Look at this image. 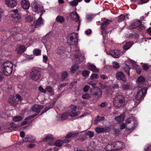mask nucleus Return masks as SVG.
<instances>
[{
    "label": "nucleus",
    "mask_w": 151,
    "mask_h": 151,
    "mask_svg": "<svg viewBox=\"0 0 151 151\" xmlns=\"http://www.w3.org/2000/svg\"><path fill=\"white\" fill-rule=\"evenodd\" d=\"M78 36L77 33H72L69 34L68 38V43L70 45H74V51L75 58L78 59L80 62L85 60L83 52L80 51L77 45L78 43Z\"/></svg>",
    "instance_id": "f257e3e1"
},
{
    "label": "nucleus",
    "mask_w": 151,
    "mask_h": 151,
    "mask_svg": "<svg viewBox=\"0 0 151 151\" xmlns=\"http://www.w3.org/2000/svg\"><path fill=\"white\" fill-rule=\"evenodd\" d=\"M113 103L115 107L120 108H123L125 104L124 96L122 94H117L114 98Z\"/></svg>",
    "instance_id": "f03ea898"
},
{
    "label": "nucleus",
    "mask_w": 151,
    "mask_h": 151,
    "mask_svg": "<svg viewBox=\"0 0 151 151\" xmlns=\"http://www.w3.org/2000/svg\"><path fill=\"white\" fill-rule=\"evenodd\" d=\"M111 22V21L108 19H104V20L102 23L100 27L102 29L101 31V34L103 37V42L106 43L108 41V37H106V35L109 33V31L106 29L107 26Z\"/></svg>",
    "instance_id": "7ed1b4c3"
},
{
    "label": "nucleus",
    "mask_w": 151,
    "mask_h": 151,
    "mask_svg": "<svg viewBox=\"0 0 151 151\" xmlns=\"http://www.w3.org/2000/svg\"><path fill=\"white\" fill-rule=\"evenodd\" d=\"M41 76L40 71L36 69H33L30 73V77L31 79L34 81H38Z\"/></svg>",
    "instance_id": "20e7f679"
},
{
    "label": "nucleus",
    "mask_w": 151,
    "mask_h": 151,
    "mask_svg": "<svg viewBox=\"0 0 151 151\" xmlns=\"http://www.w3.org/2000/svg\"><path fill=\"white\" fill-rule=\"evenodd\" d=\"M146 91V89L143 88L138 92L136 96V99L138 101L137 102H135V105L137 106L139 103L140 102L139 101L144 98Z\"/></svg>",
    "instance_id": "39448f33"
},
{
    "label": "nucleus",
    "mask_w": 151,
    "mask_h": 151,
    "mask_svg": "<svg viewBox=\"0 0 151 151\" xmlns=\"http://www.w3.org/2000/svg\"><path fill=\"white\" fill-rule=\"evenodd\" d=\"M69 17L71 19L75 22H78V26L80 24L81 20L80 19V17L76 11L71 12L69 15Z\"/></svg>",
    "instance_id": "423d86ee"
},
{
    "label": "nucleus",
    "mask_w": 151,
    "mask_h": 151,
    "mask_svg": "<svg viewBox=\"0 0 151 151\" xmlns=\"http://www.w3.org/2000/svg\"><path fill=\"white\" fill-rule=\"evenodd\" d=\"M32 9L33 11L37 12L38 13L40 12L41 13L42 12H43L44 13L45 12L43 7L40 6V5L37 3L34 2L32 3Z\"/></svg>",
    "instance_id": "0eeeda50"
},
{
    "label": "nucleus",
    "mask_w": 151,
    "mask_h": 151,
    "mask_svg": "<svg viewBox=\"0 0 151 151\" xmlns=\"http://www.w3.org/2000/svg\"><path fill=\"white\" fill-rule=\"evenodd\" d=\"M116 78L119 80H121L124 83L126 82V78L124 74L121 72H118L116 74Z\"/></svg>",
    "instance_id": "6e6552de"
},
{
    "label": "nucleus",
    "mask_w": 151,
    "mask_h": 151,
    "mask_svg": "<svg viewBox=\"0 0 151 151\" xmlns=\"http://www.w3.org/2000/svg\"><path fill=\"white\" fill-rule=\"evenodd\" d=\"M114 145V150H117L122 149L124 147V144L122 142L118 141L113 143Z\"/></svg>",
    "instance_id": "1a4fd4ad"
},
{
    "label": "nucleus",
    "mask_w": 151,
    "mask_h": 151,
    "mask_svg": "<svg viewBox=\"0 0 151 151\" xmlns=\"http://www.w3.org/2000/svg\"><path fill=\"white\" fill-rule=\"evenodd\" d=\"M102 91L99 88L96 87L94 89L93 92V95L96 96L97 98H100L101 97Z\"/></svg>",
    "instance_id": "9d476101"
},
{
    "label": "nucleus",
    "mask_w": 151,
    "mask_h": 151,
    "mask_svg": "<svg viewBox=\"0 0 151 151\" xmlns=\"http://www.w3.org/2000/svg\"><path fill=\"white\" fill-rule=\"evenodd\" d=\"M44 107L43 105H39L35 104L32 107V110L33 111L36 112L38 114L40 112Z\"/></svg>",
    "instance_id": "9b49d317"
},
{
    "label": "nucleus",
    "mask_w": 151,
    "mask_h": 151,
    "mask_svg": "<svg viewBox=\"0 0 151 151\" xmlns=\"http://www.w3.org/2000/svg\"><path fill=\"white\" fill-rule=\"evenodd\" d=\"M43 12H42L41 13L40 17L37 20L36 22H34L33 24V25L35 26V27H37L38 26H40L41 25L43 24V21L42 17Z\"/></svg>",
    "instance_id": "f8f14e48"
},
{
    "label": "nucleus",
    "mask_w": 151,
    "mask_h": 151,
    "mask_svg": "<svg viewBox=\"0 0 151 151\" xmlns=\"http://www.w3.org/2000/svg\"><path fill=\"white\" fill-rule=\"evenodd\" d=\"M5 3L8 6L11 8H14L17 5L16 0H5Z\"/></svg>",
    "instance_id": "ddd939ff"
},
{
    "label": "nucleus",
    "mask_w": 151,
    "mask_h": 151,
    "mask_svg": "<svg viewBox=\"0 0 151 151\" xmlns=\"http://www.w3.org/2000/svg\"><path fill=\"white\" fill-rule=\"evenodd\" d=\"M13 66L1 69L3 73L6 76L10 75L12 72Z\"/></svg>",
    "instance_id": "4468645a"
},
{
    "label": "nucleus",
    "mask_w": 151,
    "mask_h": 151,
    "mask_svg": "<svg viewBox=\"0 0 151 151\" xmlns=\"http://www.w3.org/2000/svg\"><path fill=\"white\" fill-rule=\"evenodd\" d=\"M26 50L25 47L23 45H17L15 50L16 52L18 54L22 53Z\"/></svg>",
    "instance_id": "2eb2a0df"
},
{
    "label": "nucleus",
    "mask_w": 151,
    "mask_h": 151,
    "mask_svg": "<svg viewBox=\"0 0 151 151\" xmlns=\"http://www.w3.org/2000/svg\"><path fill=\"white\" fill-rule=\"evenodd\" d=\"M21 5L24 9H27L30 6V3L29 0H22L21 2Z\"/></svg>",
    "instance_id": "dca6fc26"
},
{
    "label": "nucleus",
    "mask_w": 151,
    "mask_h": 151,
    "mask_svg": "<svg viewBox=\"0 0 151 151\" xmlns=\"http://www.w3.org/2000/svg\"><path fill=\"white\" fill-rule=\"evenodd\" d=\"M111 55L115 58H118L120 55V52L118 50H111L110 52Z\"/></svg>",
    "instance_id": "f3484780"
},
{
    "label": "nucleus",
    "mask_w": 151,
    "mask_h": 151,
    "mask_svg": "<svg viewBox=\"0 0 151 151\" xmlns=\"http://www.w3.org/2000/svg\"><path fill=\"white\" fill-rule=\"evenodd\" d=\"M13 66V64L10 61H7L4 62L1 65V69Z\"/></svg>",
    "instance_id": "a211bd4d"
},
{
    "label": "nucleus",
    "mask_w": 151,
    "mask_h": 151,
    "mask_svg": "<svg viewBox=\"0 0 151 151\" xmlns=\"http://www.w3.org/2000/svg\"><path fill=\"white\" fill-rule=\"evenodd\" d=\"M11 17L13 20L15 22H19L21 19V15L19 14H12Z\"/></svg>",
    "instance_id": "6ab92c4d"
},
{
    "label": "nucleus",
    "mask_w": 151,
    "mask_h": 151,
    "mask_svg": "<svg viewBox=\"0 0 151 151\" xmlns=\"http://www.w3.org/2000/svg\"><path fill=\"white\" fill-rule=\"evenodd\" d=\"M70 140L69 139H65L63 141L59 140L56 141L55 143V145L58 147H60L62 144L64 143H67L69 142Z\"/></svg>",
    "instance_id": "aec40b11"
},
{
    "label": "nucleus",
    "mask_w": 151,
    "mask_h": 151,
    "mask_svg": "<svg viewBox=\"0 0 151 151\" xmlns=\"http://www.w3.org/2000/svg\"><path fill=\"white\" fill-rule=\"evenodd\" d=\"M88 68L89 69L95 72H98L99 70L96 68L95 65L93 64H90L88 65Z\"/></svg>",
    "instance_id": "412c9836"
},
{
    "label": "nucleus",
    "mask_w": 151,
    "mask_h": 151,
    "mask_svg": "<svg viewBox=\"0 0 151 151\" xmlns=\"http://www.w3.org/2000/svg\"><path fill=\"white\" fill-rule=\"evenodd\" d=\"M123 69L127 73L129 76H130V68L129 66L127 64H125L122 67Z\"/></svg>",
    "instance_id": "4be33fe9"
},
{
    "label": "nucleus",
    "mask_w": 151,
    "mask_h": 151,
    "mask_svg": "<svg viewBox=\"0 0 151 151\" xmlns=\"http://www.w3.org/2000/svg\"><path fill=\"white\" fill-rule=\"evenodd\" d=\"M34 140L33 137L30 135L26 136V137L23 139V141L24 142H32Z\"/></svg>",
    "instance_id": "5701e85b"
},
{
    "label": "nucleus",
    "mask_w": 151,
    "mask_h": 151,
    "mask_svg": "<svg viewBox=\"0 0 151 151\" xmlns=\"http://www.w3.org/2000/svg\"><path fill=\"white\" fill-rule=\"evenodd\" d=\"M114 145L113 143L111 144H108L104 148L106 151H111L114 150Z\"/></svg>",
    "instance_id": "b1692460"
},
{
    "label": "nucleus",
    "mask_w": 151,
    "mask_h": 151,
    "mask_svg": "<svg viewBox=\"0 0 151 151\" xmlns=\"http://www.w3.org/2000/svg\"><path fill=\"white\" fill-rule=\"evenodd\" d=\"M132 42L130 41L127 42L123 46V48L125 50H127L129 49L133 44Z\"/></svg>",
    "instance_id": "393cba45"
},
{
    "label": "nucleus",
    "mask_w": 151,
    "mask_h": 151,
    "mask_svg": "<svg viewBox=\"0 0 151 151\" xmlns=\"http://www.w3.org/2000/svg\"><path fill=\"white\" fill-rule=\"evenodd\" d=\"M132 122H133L134 124H137L135 122V118L133 117H130L125 120L126 124H129Z\"/></svg>",
    "instance_id": "a878e982"
},
{
    "label": "nucleus",
    "mask_w": 151,
    "mask_h": 151,
    "mask_svg": "<svg viewBox=\"0 0 151 151\" xmlns=\"http://www.w3.org/2000/svg\"><path fill=\"white\" fill-rule=\"evenodd\" d=\"M68 112H67L61 115H60L59 120L60 121L64 120L68 118Z\"/></svg>",
    "instance_id": "bb28decb"
},
{
    "label": "nucleus",
    "mask_w": 151,
    "mask_h": 151,
    "mask_svg": "<svg viewBox=\"0 0 151 151\" xmlns=\"http://www.w3.org/2000/svg\"><path fill=\"white\" fill-rule=\"evenodd\" d=\"M65 48L63 47H59L57 50V54L58 55H61L65 52Z\"/></svg>",
    "instance_id": "cd10ccee"
},
{
    "label": "nucleus",
    "mask_w": 151,
    "mask_h": 151,
    "mask_svg": "<svg viewBox=\"0 0 151 151\" xmlns=\"http://www.w3.org/2000/svg\"><path fill=\"white\" fill-rule=\"evenodd\" d=\"M84 131H83L81 132H80L78 133H74L73 132H70L68 134L66 137L65 138L66 139H68L70 138L71 137H75V136H76L77 135V134L80 133H81L82 132H83Z\"/></svg>",
    "instance_id": "c85d7f7f"
},
{
    "label": "nucleus",
    "mask_w": 151,
    "mask_h": 151,
    "mask_svg": "<svg viewBox=\"0 0 151 151\" xmlns=\"http://www.w3.org/2000/svg\"><path fill=\"white\" fill-rule=\"evenodd\" d=\"M106 128L97 127L95 128V130L96 132L98 133L106 132Z\"/></svg>",
    "instance_id": "c756f323"
},
{
    "label": "nucleus",
    "mask_w": 151,
    "mask_h": 151,
    "mask_svg": "<svg viewBox=\"0 0 151 151\" xmlns=\"http://www.w3.org/2000/svg\"><path fill=\"white\" fill-rule=\"evenodd\" d=\"M141 23L140 21L138 20H136L134 22L133 25L131 26L130 28L131 29L135 28L141 25Z\"/></svg>",
    "instance_id": "7c9ffc66"
},
{
    "label": "nucleus",
    "mask_w": 151,
    "mask_h": 151,
    "mask_svg": "<svg viewBox=\"0 0 151 151\" xmlns=\"http://www.w3.org/2000/svg\"><path fill=\"white\" fill-rule=\"evenodd\" d=\"M115 119L119 123L122 122L124 120V117L123 115H120L118 116H116L115 117Z\"/></svg>",
    "instance_id": "2f4dec72"
},
{
    "label": "nucleus",
    "mask_w": 151,
    "mask_h": 151,
    "mask_svg": "<svg viewBox=\"0 0 151 151\" xmlns=\"http://www.w3.org/2000/svg\"><path fill=\"white\" fill-rule=\"evenodd\" d=\"M9 32H10V34L11 36L14 35L15 34L18 32L17 31V29L16 27H14L9 30Z\"/></svg>",
    "instance_id": "473e14b6"
},
{
    "label": "nucleus",
    "mask_w": 151,
    "mask_h": 151,
    "mask_svg": "<svg viewBox=\"0 0 151 151\" xmlns=\"http://www.w3.org/2000/svg\"><path fill=\"white\" fill-rule=\"evenodd\" d=\"M78 68H79L77 65L74 64L71 67L70 69V72L72 73H74L75 71L78 69Z\"/></svg>",
    "instance_id": "72a5a7b5"
},
{
    "label": "nucleus",
    "mask_w": 151,
    "mask_h": 151,
    "mask_svg": "<svg viewBox=\"0 0 151 151\" xmlns=\"http://www.w3.org/2000/svg\"><path fill=\"white\" fill-rule=\"evenodd\" d=\"M73 111H72L70 112H67L68 116L70 117H74L80 114L79 112H74Z\"/></svg>",
    "instance_id": "f704fd0d"
},
{
    "label": "nucleus",
    "mask_w": 151,
    "mask_h": 151,
    "mask_svg": "<svg viewBox=\"0 0 151 151\" xmlns=\"http://www.w3.org/2000/svg\"><path fill=\"white\" fill-rule=\"evenodd\" d=\"M9 103L12 106H15L17 104L16 100L14 98L9 99Z\"/></svg>",
    "instance_id": "c9c22d12"
},
{
    "label": "nucleus",
    "mask_w": 151,
    "mask_h": 151,
    "mask_svg": "<svg viewBox=\"0 0 151 151\" xmlns=\"http://www.w3.org/2000/svg\"><path fill=\"white\" fill-rule=\"evenodd\" d=\"M56 21L60 23H62L64 21V18L63 16H58L56 19Z\"/></svg>",
    "instance_id": "e433bc0d"
},
{
    "label": "nucleus",
    "mask_w": 151,
    "mask_h": 151,
    "mask_svg": "<svg viewBox=\"0 0 151 151\" xmlns=\"http://www.w3.org/2000/svg\"><path fill=\"white\" fill-rule=\"evenodd\" d=\"M126 19V15L124 14H121L118 17V22H121Z\"/></svg>",
    "instance_id": "4c0bfd02"
},
{
    "label": "nucleus",
    "mask_w": 151,
    "mask_h": 151,
    "mask_svg": "<svg viewBox=\"0 0 151 151\" xmlns=\"http://www.w3.org/2000/svg\"><path fill=\"white\" fill-rule=\"evenodd\" d=\"M70 5L72 6H76L78 4V1L77 0H74L69 2Z\"/></svg>",
    "instance_id": "58836bf2"
},
{
    "label": "nucleus",
    "mask_w": 151,
    "mask_h": 151,
    "mask_svg": "<svg viewBox=\"0 0 151 151\" xmlns=\"http://www.w3.org/2000/svg\"><path fill=\"white\" fill-rule=\"evenodd\" d=\"M85 134L88 136L90 138H92L94 135L93 132L89 131L86 132L85 133Z\"/></svg>",
    "instance_id": "ea45409f"
},
{
    "label": "nucleus",
    "mask_w": 151,
    "mask_h": 151,
    "mask_svg": "<svg viewBox=\"0 0 151 151\" xmlns=\"http://www.w3.org/2000/svg\"><path fill=\"white\" fill-rule=\"evenodd\" d=\"M33 54L34 55L38 56L41 53V50L39 49H36L33 50Z\"/></svg>",
    "instance_id": "a19ab883"
},
{
    "label": "nucleus",
    "mask_w": 151,
    "mask_h": 151,
    "mask_svg": "<svg viewBox=\"0 0 151 151\" xmlns=\"http://www.w3.org/2000/svg\"><path fill=\"white\" fill-rule=\"evenodd\" d=\"M53 138V136L52 135H47L45 139H43V141L46 142L49 140H51Z\"/></svg>",
    "instance_id": "79ce46f5"
},
{
    "label": "nucleus",
    "mask_w": 151,
    "mask_h": 151,
    "mask_svg": "<svg viewBox=\"0 0 151 151\" xmlns=\"http://www.w3.org/2000/svg\"><path fill=\"white\" fill-rule=\"evenodd\" d=\"M68 74L67 72H63L62 74V78L61 80L62 81H63L67 77Z\"/></svg>",
    "instance_id": "37998d69"
},
{
    "label": "nucleus",
    "mask_w": 151,
    "mask_h": 151,
    "mask_svg": "<svg viewBox=\"0 0 151 151\" xmlns=\"http://www.w3.org/2000/svg\"><path fill=\"white\" fill-rule=\"evenodd\" d=\"M23 119V118L21 116H16L13 118V120L16 122H18L21 120Z\"/></svg>",
    "instance_id": "c03bdc74"
},
{
    "label": "nucleus",
    "mask_w": 151,
    "mask_h": 151,
    "mask_svg": "<svg viewBox=\"0 0 151 151\" xmlns=\"http://www.w3.org/2000/svg\"><path fill=\"white\" fill-rule=\"evenodd\" d=\"M96 145L94 142L91 143L90 146V147L91 148V150H95L96 148Z\"/></svg>",
    "instance_id": "a18cd8bd"
},
{
    "label": "nucleus",
    "mask_w": 151,
    "mask_h": 151,
    "mask_svg": "<svg viewBox=\"0 0 151 151\" xmlns=\"http://www.w3.org/2000/svg\"><path fill=\"white\" fill-rule=\"evenodd\" d=\"M55 104V103L53 104H50L49 106L48 107H47L45 109V111H44L42 112V114H41V115H42V114H43L45 112L49 110V109L52 108L53 107V105H54Z\"/></svg>",
    "instance_id": "49530a36"
},
{
    "label": "nucleus",
    "mask_w": 151,
    "mask_h": 151,
    "mask_svg": "<svg viewBox=\"0 0 151 151\" xmlns=\"http://www.w3.org/2000/svg\"><path fill=\"white\" fill-rule=\"evenodd\" d=\"M130 61L132 65L133 68H136L137 67V65L135 62L132 60H130Z\"/></svg>",
    "instance_id": "de8ad7c7"
},
{
    "label": "nucleus",
    "mask_w": 151,
    "mask_h": 151,
    "mask_svg": "<svg viewBox=\"0 0 151 151\" xmlns=\"http://www.w3.org/2000/svg\"><path fill=\"white\" fill-rule=\"evenodd\" d=\"M98 78V75L96 74H93L91 76V79L92 80H93L95 79H97Z\"/></svg>",
    "instance_id": "09e8293b"
},
{
    "label": "nucleus",
    "mask_w": 151,
    "mask_h": 151,
    "mask_svg": "<svg viewBox=\"0 0 151 151\" xmlns=\"http://www.w3.org/2000/svg\"><path fill=\"white\" fill-rule=\"evenodd\" d=\"M113 67L115 68H119V65L118 63L116 61L113 62Z\"/></svg>",
    "instance_id": "8fccbe9b"
},
{
    "label": "nucleus",
    "mask_w": 151,
    "mask_h": 151,
    "mask_svg": "<svg viewBox=\"0 0 151 151\" xmlns=\"http://www.w3.org/2000/svg\"><path fill=\"white\" fill-rule=\"evenodd\" d=\"M82 98L85 99H89L90 98V96L88 93H86L82 95Z\"/></svg>",
    "instance_id": "3c124183"
},
{
    "label": "nucleus",
    "mask_w": 151,
    "mask_h": 151,
    "mask_svg": "<svg viewBox=\"0 0 151 151\" xmlns=\"http://www.w3.org/2000/svg\"><path fill=\"white\" fill-rule=\"evenodd\" d=\"M145 80V78L142 76H140L138 78L137 81L139 83L144 82Z\"/></svg>",
    "instance_id": "603ef678"
},
{
    "label": "nucleus",
    "mask_w": 151,
    "mask_h": 151,
    "mask_svg": "<svg viewBox=\"0 0 151 151\" xmlns=\"http://www.w3.org/2000/svg\"><path fill=\"white\" fill-rule=\"evenodd\" d=\"M89 73V71H88L87 70H84L82 74L83 76H88Z\"/></svg>",
    "instance_id": "864d4df0"
},
{
    "label": "nucleus",
    "mask_w": 151,
    "mask_h": 151,
    "mask_svg": "<svg viewBox=\"0 0 151 151\" xmlns=\"http://www.w3.org/2000/svg\"><path fill=\"white\" fill-rule=\"evenodd\" d=\"M37 114H34L32 115H31L29 116L27 118H26L25 119V120H28L29 119H31L33 118L35 116L37 115Z\"/></svg>",
    "instance_id": "5fc2aeb1"
},
{
    "label": "nucleus",
    "mask_w": 151,
    "mask_h": 151,
    "mask_svg": "<svg viewBox=\"0 0 151 151\" xmlns=\"http://www.w3.org/2000/svg\"><path fill=\"white\" fill-rule=\"evenodd\" d=\"M149 0H141L138 2L139 4H142L148 1Z\"/></svg>",
    "instance_id": "6e6d98bb"
},
{
    "label": "nucleus",
    "mask_w": 151,
    "mask_h": 151,
    "mask_svg": "<svg viewBox=\"0 0 151 151\" xmlns=\"http://www.w3.org/2000/svg\"><path fill=\"white\" fill-rule=\"evenodd\" d=\"M39 90L42 93H46V91L42 87L40 86L38 88Z\"/></svg>",
    "instance_id": "4d7b16f0"
},
{
    "label": "nucleus",
    "mask_w": 151,
    "mask_h": 151,
    "mask_svg": "<svg viewBox=\"0 0 151 151\" xmlns=\"http://www.w3.org/2000/svg\"><path fill=\"white\" fill-rule=\"evenodd\" d=\"M96 117L98 119V120H99V122H100L101 121H103L105 119V118L104 117H100L99 115L97 116Z\"/></svg>",
    "instance_id": "13d9d810"
},
{
    "label": "nucleus",
    "mask_w": 151,
    "mask_h": 151,
    "mask_svg": "<svg viewBox=\"0 0 151 151\" xmlns=\"http://www.w3.org/2000/svg\"><path fill=\"white\" fill-rule=\"evenodd\" d=\"M145 150V151H151V144L148 145Z\"/></svg>",
    "instance_id": "bf43d9fd"
},
{
    "label": "nucleus",
    "mask_w": 151,
    "mask_h": 151,
    "mask_svg": "<svg viewBox=\"0 0 151 151\" xmlns=\"http://www.w3.org/2000/svg\"><path fill=\"white\" fill-rule=\"evenodd\" d=\"M138 28V30L139 31H143L145 29V27L142 25H139Z\"/></svg>",
    "instance_id": "052dcab7"
},
{
    "label": "nucleus",
    "mask_w": 151,
    "mask_h": 151,
    "mask_svg": "<svg viewBox=\"0 0 151 151\" xmlns=\"http://www.w3.org/2000/svg\"><path fill=\"white\" fill-rule=\"evenodd\" d=\"M142 68L145 70H147L149 69L148 65L146 64H145L142 65Z\"/></svg>",
    "instance_id": "680f3d73"
},
{
    "label": "nucleus",
    "mask_w": 151,
    "mask_h": 151,
    "mask_svg": "<svg viewBox=\"0 0 151 151\" xmlns=\"http://www.w3.org/2000/svg\"><path fill=\"white\" fill-rule=\"evenodd\" d=\"M92 31L91 29H89L85 32V33L87 35H88L90 34H91V33Z\"/></svg>",
    "instance_id": "e2e57ef3"
},
{
    "label": "nucleus",
    "mask_w": 151,
    "mask_h": 151,
    "mask_svg": "<svg viewBox=\"0 0 151 151\" xmlns=\"http://www.w3.org/2000/svg\"><path fill=\"white\" fill-rule=\"evenodd\" d=\"M14 124L13 123H11V127H9L8 128V129L9 130H12L14 129L15 127V126H14Z\"/></svg>",
    "instance_id": "0e129e2a"
},
{
    "label": "nucleus",
    "mask_w": 151,
    "mask_h": 151,
    "mask_svg": "<svg viewBox=\"0 0 151 151\" xmlns=\"http://www.w3.org/2000/svg\"><path fill=\"white\" fill-rule=\"evenodd\" d=\"M46 89L48 92H51L52 91V88L50 86H48L46 88Z\"/></svg>",
    "instance_id": "69168bd1"
},
{
    "label": "nucleus",
    "mask_w": 151,
    "mask_h": 151,
    "mask_svg": "<svg viewBox=\"0 0 151 151\" xmlns=\"http://www.w3.org/2000/svg\"><path fill=\"white\" fill-rule=\"evenodd\" d=\"M16 97L17 99H18L20 101H22V97L19 94H16Z\"/></svg>",
    "instance_id": "338daca9"
},
{
    "label": "nucleus",
    "mask_w": 151,
    "mask_h": 151,
    "mask_svg": "<svg viewBox=\"0 0 151 151\" xmlns=\"http://www.w3.org/2000/svg\"><path fill=\"white\" fill-rule=\"evenodd\" d=\"M89 86L88 85L86 86L83 88V91L84 92H87L88 90Z\"/></svg>",
    "instance_id": "774afa93"
}]
</instances>
